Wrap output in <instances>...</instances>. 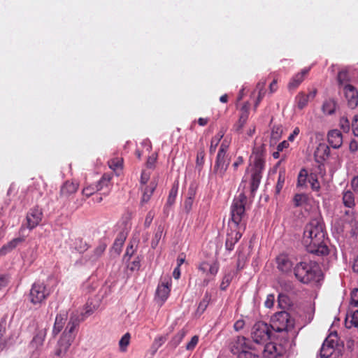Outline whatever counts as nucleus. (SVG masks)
Wrapping results in <instances>:
<instances>
[{"mask_svg": "<svg viewBox=\"0 0 358 358\" xmlns=\"http://www.w3.org/2000/svg\"><path fill=\"white\" fill-rule=\"evenodd\" d=\"M271 329L277 334L273 335L279 343H266L262 350L264 358H279L282 357L290 345V338L295 336L294 322L286 311L276 313L271 318Z\"/></svg>", "mask_w": 358, "mask_h": 358, "instance_id": "obj_1", "label": "nucleus"}, {"mask_svg": "<svg viewBox=\"0 0 358 358\" xmlns=\"http://www.w3.org/2000/svg\"><path fill=\"white\" fill-rule=\"evenodd\" d=\"M326 229L323 218L318 214L306 225L303 243L308 252L318 256L327 255L329 248L326 243Z\"/></svg>", "mask_w": 358, "mask_h": 358, "instance_id": "obj_2", "label": "nucleus"}, {"mask_svg": "<svg viewBox=\"0 0 358 358\" xmlns=\"http://www.w3.org/2000/svg\"><path fill=\"white\" fill-rule=\"evenodd\" d=\"M251 158H253L254 167L252 171L250 188L251 192L256 191L262 178V171L265 167L266 148L264 144L253 148Z\"/></svg>", "mask_w": 358, "mask_h": 358, "instance_id": "obj_3", "label": "nucleus"}, {"mask_svg": "<svg viewBox=\"0 0 358 358\" xmlns=\"http://www.w3.org/2000/svg\"><path fill=\"white\" fill-rule=\"evenodd\" d=\"M248 198L244 193H240L236 196L231 206V222L229 226L238 227L240 229H245L247 224V216L245 213V205Z\"/></svg>", "mask_w": 358, "mask_h": 358, "instance_id": "obj_4", "label": "nucleus"}, {"mask_svg": "<svg viewBox=\"0 0 358 358\" xmlns=\"http://www.w3.org/2000/svg\"><path fill=\"white\" fill-rule=\"evenodd\" d=\"M229 143L223 141L218 150L215 164L213 169V174L219 179H223L229 168L231 158L227 153Z\"/></svg>", "mask_w": 358, "mask_h": 358, "instance_id": "obj_5", "label": "nucleus"}, {"mask_svg": "<svg viewBox=\"0 0 358 358\" xmlns=\"http://www.w3.org/2000/svg\"><path fill=\"white\" fill-rule=\"evenodd\" d=\"M319 272L318 266L311 262H301L294 268L296 278L304 284L315 280Z\"/></svg>", "mask_w": 358, "mask_h": 358, "instance_id": "obj_6", "label": "nucleus"}, {"mask_svg": "<svg viewBox=\"0 0 358 358\" xmlns=\"http://www.w3.org/2000/svg\"><path fill=\"white\" fill-rule=\"evenodd\" d=\"M79 187V183L74 180H66L60 187L59 196L57 198V201L62 205V208L66 209L77 208L78 206H72L75 194L77 193Z\"/></svg>", "mask_w": 358, "mask_h": 358, "instance_id": "obj_7", "label": "nucleus"}, {"mask_svg": "<svg viewBox=\"0 0 358 358\" xmlns=\"http://www.w3.org/2000/svg\"><path fill=\"white\" fill-rule=\"evenodd\" d=\"M78 325V323L76 320H73L72 318L70 319V321L67 324L64 331L58 341L55 355L62 357L67 352L76 338V328Z\"/></svg>", "mask_w": 358, "mask_h": 358, "instance_id": "obj_8", "label": "nucleus"}, {"mask_svg": "<svg viewBox=\"0 0 358 358\" xmlns=\"http://www.w3.org/2000/svg\"><path fill=\"white\" fill-rule=\"evenodd\" d=\"M271 334L270 325L264 322H258L252 327L251 336L254 343L264 345L271 338Z\"/></svg>", "mask_w": 358, "mask_h": 358, "instance_id": "obj_9", "label": "nucleus"}, {"mask_svg": "<svg viewBox=\"0 0 358 358\" xmlns=\"http://www.w3.org/2000/svg\"><path fill=\"white\" fill-rule=\"evenodd\" d=\"M50 294V289L43 283L33 284L28 295L29 301L34 306H41Z\"/></svg>", "mask_w": 358, "mask_h": 358, "instance_id": "obj_10", "label": "nucleus"}, {"mask_svg": "<svg viewBox=\"0 0 358 358\" xmlns=\"http://www.w3.org/2000/svg\"><path fill=\"white\" fill-rule=\"evenodd\" d=\"M198 269L203 274L206 275V278L203 280V285L207 286L209 282L213 280L220 269V264L217 260L212 262L203 261L198 266Z\"/></svg>", "mask_w": 358, "mask_h": 358, "instance_id": "obj_11", "label": "nucleus"}, {"mask_svg": "<svg viewBox=\"0 0 358 358\" xmlns=\"http://www.w3.org/2000/svg\"><path fill=\"white\" fill-rule=\"evenodd\" d=\"M245 230V229H240L238 227H234L232 225L229 226L225 241V248L227 250L231 251L234 250V245L241 239L243 232Z\"/></svg>", "mask_w": 358, "mask_h": 358, "instance_id": "obj_12", "label": "nucleus"}, {"mask_svg": "<svg viewBox=\"0 0 358 358\" xmlns=\"http://www.w3.org/2000/svg\"><path fill=\"white\" fill-rule=\"evenodd\" d=\"M110 177L104 174L96 185H90L83 189L82 194L86 198L93 195L96 192L101 190L103 187H108L110 185Z\"/></svg>", "mask_w": 358, "mask_h": 358, "instance_id": "obj_13", "label": "nucleus"}, {"mask_svg": "<svg viewBox=\"0 0 358 358\" xmlns=\"http://www.w3.org/2000/svg\"><path fill=\"white\" fill-rule=\"evenodd\" d=\"M338 339L336 334H330L324 341L320 349V357L322 358H329L334 352V348L337 345Z\"/></svg>", "mask_w": 358, "mask_h": 358, "instance_id": "obj_14", "label": "nucleus"}, {"mask_svg": "<svg viewBox=\"0 0 358 358\" xmlns=\"http://www.w3.org/2000/svg\"><path fill=\"white\" fill-rule=\"evenodd\" d=\"M157 186V182L155 179H152L148 186H140L139 189L141 192V206H143L149 202Z\"/></svg>", "mask_w": 358, "mask_h": 358, "instance_id": "obj_15", "label": "nucleus"}, {"mask_svg": "<svg viewBox=\"0 0 358 358\" xmlns=\"http://www.w3.org/2000/svg\"><path fill=\"white\" fill-rule=\"evenodd\" d=\"M171 287V278L170 277L162 280L159 283L156 290V295L162 302H164L168 299Z\"/></svg>", "mask_w": 358, "mask_h": 358, "instance_id": "obj_16", "label": "nucleus"}, {"mask_svg": "<svg viewBox=\"0 0 358 358\" xmlns=\"http://www.w3.org/2000/svg\"><path fill=\"white\" fill-rule=\"evenodd\" d=\"M276 267L282 273H288L292 271L293 262L290 257L285 254H280L275 258Z\"/></svg>", "mask_w": 358, "mask_h": 358, "instance_id": "obj_17", "label": "nucleus"}, {"mask_svg": "<svg viewBox=\"0 0 358 358\" xmlns=\"http://www.w3.org/2000/svg\"><path fill=\"white\" fill-rule=\"evenodd\" d=\"M231 352L234 355H239L241 352L245 350L246 348L251 349L247 343V339L244 336H238L234 338L229 344Z\"/></svg>", "mask_w": 358, "mask_h": 358, "instance_id": "obj_18", "label": "nucleus"}, {"mask_svg": "<svg viewBox=\"0 0 358 358\" xmlns=\"http://www.w3.org/2000/svg\"><path fill=\"white\" fill-rule=\"evenodd\" d=\"M343 90L348 106L352 109L356 108L358 105V92L357 89L348 84L344 86Z\"/></svg>", "mask_w": 358, "mask_h": 358, "instance_id": "obj_19", "label": "nucleus"}, {"mask_svg": "<svg viewBox=\"0 0 358 358\" xmlns=\"http://www.w3.org/2000/svg\"><path fill=\"white\" fill-rule=\"evenodd\" d=\"M43 217L42 211L38 208H31L27 215V227L33 229L41 222Z\"/></svg>", "mask_w": 358, "mask_h": 358, "instance_id": "obj_20", "label": "nucleus"}, {"mask_svg": "<svg viewBox=\"0 0 358 358\" xmlns=\"http://www.w3.org/2000/svg\"><path fill=\"white\" fill-rule=\"evenodd\" d=\"M316 94V90L310 91L307 94L303 92H300L295 97V103L296 107L299 110H303L304 108L307 106L310 99H313L315 97Z\"/></svg>", "mask_w": 358, "mask_h": 358, "instance_id": "obj_21", "label": "nucleus"}, {"mask_svg": "<svg viewBox=\"0 0 358 358\" xmlns=\"http://www.w3.org/2000/svg\"><path fill=\"white\" fill-rule=\"evenodd\" d=\"M249 109L250 104L248 102L245 103L242 106L241 108L239 119L238 122L234 125V129L236 132L240 133L247 122L249 117Z\"/></svg>", "mask_w": 358, "mask_h": 358, "instance_id": "obj_22", "label": "nucleus"}, {"mask_svg": "<svg viewBox=\"0 0 358 358\" xmlns=\"http://www.w3.org/2000/svg\"><path fill=\"white\" fill-rule=\"evenodd\" d=\"M328 143L334 149H338L343 144V135L338 129H333L327 134Z\"/></svg>", "mask_w": 358, "mask_h": 358, "instance_id": "obj_23", "label": "nucleus"}, {"mask_svg": "<svg viewBox=\"0 0 358 358\" xmlns=\"http://www.w3.org/2000/svg\"><path fill=\"white\" fill-rule=\"evenodd\" d=\"M329 155L330 148L325 143H320L314 152L315 160L319 163H322V162L327 159L329 157Z\"/></svg>", "mask_w": 358, "mask_h": 358, "instance_id": "obj_24", "label": "nucleus"}, {"mask_svg": "<svg viewBox=\"0 0 358 358\" xmlns=\"http://www.w3.org/2000/svg\"><path fill=\"white\" fill-rule=\"evenodd\" d=\"M309 71L310 68L304 69L300 73H298L293 76L288 84V88L289 90H294L297 88L304 80L305 76L308 75Z\"/></svg>", "mask_w": 358, "mask_h": 358, "instance_id": "obj_25", "label": "nucleus"}, {"mask_svg": "<svg viewBox=\"0 0 358 358\" xmlns=\"http://www.w3.org/2000/svg\"><path fill=\"white\" fill-rule=\"evenodd\" d=\"M66 320V313H64L57 315L52 330L54 334L56 335L62 331Z\"/></svg>", "mask_w": 358, "mask_h": 358, "instance_id": "obj_26", "label": "nucleus"}, {"mask_svg": "<svg viewBox=\"0 0 358 358\" xmlns=\"http://www.w3.org/2000/svg\"><path fill=\"white\" fill-rule=\"evenodd\" d=\"M107 247V244L103 241H100L98 245L94 248L90 259L92 262L99 259L104 253Z\"/></svg>", "mask_w": 358, "mask_h": 358, "instance_id": "obj_27", "label": "nucleus"}, {"mask_svg": "<svg viewBox=\"0 0 358 358\" xmlns=\"http://www.w3.org/2000/svg\"><path fill=\"white\" fill-rule=\"evenodd\" d=\"M187 331L185 329L180 330L170 341L169 345L173 348H176L186 336Z\"/></svg>", "mask_w": 358, "mask_h": 358, "instance_id": "obj_28", "label": "nucleus"}, {"mask_svg": "<svg viewBox=\"0 0 358 358\" xmlns=\"http://www.w3.org/2000/svg\"><path fill=\"white\" fill-rule=\"evenodd\" d=\"M343 203L345 207L353 208L355 206V197L353 193L347 190L343 194Z\"/></svg>", "mask_w": 358, "mask_h": 358, "instance_id": "obj_29", "label": "nucleus"}, {"mask_svg": "<svg viewBox=\"0 0 358 358\" xmlns=\"http://www.w3.org/2000/svg\"><path fill=\"white\" fill-rule=\"evenodd\" d=\"M224 133L225 131L223 129H221L214 137L212 138L210 141V146L209 148L210 154L212 155L215 152L217 146L218 145L221 139L223 138Z\"/></svg>", "mask_w": 358, "mask_h": 358, "instance_id": "obj_30", "label": "nucleus"}, {"mask_svg": "<svg viewBox=\"0 0 358 358\" xmlns=\"http://www.w3.org/2000/svg\"><path fill=\"white\" fill-rule=\"evenodd\" d=\"M286 178V172L285 169L280 170L278 173V181L275 188V194H279L284 187Z\"/></svg>", "mask_w": 358, "mask_h": 358, "instance_id": "obj_31", "label": "nucleus"}, {"mask_svg": "<svg viewBox=\"0 0 358 358\" xmlns=\"http://www.w3.org/2000/svg\"><path fill=\"white\" fill-rule=\"evenodd\" d=\"M265 85H266V81L259 82L257 85V89L259 90V93H258V96L257 98V100L255 103V106H254L255 110L257 109L259 103L261 102V101L265 96V94H266Z\"/></svg>", "mask_w": 358, "mask_h": 358, "instance_id": "obj_32", "label": "nucleus"}, {"mask_svg": "<svg viewBox=\"0 0 358 358\" xmlns=\"http://www.w3.org/2000/svg\"><path fill=\"white\" fill-rule=\"evenodd\" d=\"M308 177H309L308 171L305 169H302L298 175L297 186L305 187Z\"/></svg>", "mask_w": 358, "mask_h": 358, "instance_id": "obj_33", "label": "nucleus"}, {"mask_svg": "<svg viewBox=\"0 0 358 358\" xmlns=\"http://www.w3.org/2000/svg\"><path fill=\"white\" fill-rule=\"evenodd\" d=\"M123 164V159L120 157L113 158L108 161L109 167L113 171L121 169Z\"/></svg>", "mask_w": 358, "mask_h": 358, "instance_id": "obj_34", "label": "nucleus"}, {"mask_svg": "<svg viewBox=\"0 0 358 358\" xmlns=\"http://www.w3.org/2000/svg\"><path fill=\"white\" fill-rule=\"evenodd\" d=\"M336 109L335 102L333 101H327L323 103L322 110L325 114L331 115Z\"/></svg>", "mask_w": 358, "mask_h": 358, "instance_id": "obj_35", "label": "nucleus"}, {"mask_svg": "<svg viewBox=\"0 0 358 358\" xmlns=\"http://www.w3.org/2000/svg\"><path fill=\"white\" fill-rule=\"evenodd\" d=\"M131 336L129 333H126L120 340L119 346L121 352H125L130 343Z\"/></svg>", "mask_w": 358, "mask_h": 358, "instance_id": "obj_36", "label": "nucleus"}, {"mask_svg": "<svg viewBox=\"0 0 358 358\" xmlns=\"http://www.w3.org/2000/svg\"><path fill=\"white\" fill-rule=\"evenodd\" d=\"M178 185H173L172 188L171 189L169 196L167 198L166 205L171 206L175 203L177 193H178Z\"/></svg>", "mask_w": 358, "mask_h": 358, "instance_id": "obj_37", "label": "nucleus"}, {"mask_svg": "<svg viewBox=\"0 0 358 358\" xmlns=\"http://www.w3.org/2000/svg\"><path fill=\"white\" fill-rule=\"evenodd\" d=\"M307 199V196L305 194H296L294 196L293 202L296 207H299L306 203Z\"/></svg>", "mask_w": 358, "mask_h": 358, "instance_id": "obj_38", "label": "nucleus"}, {"mask_svg": "<svg viewBox=\"0 0 358 358\" xmlns=\"http://www.w3.org/2000/svg\"><path fill=\"white\" fill-rule=\"evenodd\" d=\"M188 194V197L184 202V208L187 213H189L192 209L195 194L194 192L189 191Z\"/></svg>", "mask_w": 358, "mask_h": 358, "instance_id": "obj_39", "label": "nucleus"}, {"mask_svg": "<svg viewBox=\"0 0 358 358\" xmlns=\"http://www.w3.org/2000/svg\"><path fill=\"white\" fill-rule=\"evenodd\" d=\"M150 174L151 173L149 171H142L140 179V186H148L149 182L152 180H150Z\"/></svg>", "mask_w": 358, "mask_h": 358, "instance_id": "obj_40", "label": "nucleus"}, {"mask_svg": "<svg viewBox=\"0 0 358 358\" xmlns=\"http://www.w3.org/2000/svg\"><path fill=\"white\" fill-rule=\"evenodd\" d=\"M308 182L310 183L313 190L319 191L320 189V182H318L317 177L315 174L311 173L309 176Z\"/></svg>", "mask_w": 358, "mask_h": 358, "instance_id": "obj_41", "label": "nucleus"}, {"mask_svg": "<svg viewBox=\"0 0 358 358\" xmlns=\"http://www.w3.org/2000/svg\"><path fill=\"white\" fill-rule=\"evenodd\" d=\"M162 233H163L162 228L161 227H159L155 234L154 238H152V240L151 241V246L152 248H155L157 246V245L162 238Z\"/></svg>", "mask_w": 358, "mask_h": 358, "instance_id": "obj_42", "label": "nucleus"}, {"mask_svg": "<svg viewBox=\"0 0 358 358\" xmlns=\"http://www.w3.org/2000/svg\"><path fill=\"white\" fill-rule=\"evenodd\" d=\"M210 301V296L206 294L202 299V301L199 303L198 306V311L201 312V313L204 312V310L208 307L209 303Z\"/></svg>", "mask_w": 358, "mask_h": 358, "instance_id": "obj_43", "label": "nucleus"}, {"mask_svg": "<svg viewBox=\"0 0 358 358\" xmlns=\"http://www.w3.org/2000/svg\"><path fill=\"white\" fill-rule=\"evenodd\" d=\"M204 158H205V150L204 148H201L197 151L196 154V164L197 166H203L204 164Z\"/></svg>", "mask_w": 358, "mask_h": 358, "instance_id": "obj_44", "label": "nucleus"}, {"mask_svg": "<svg viewBox=\"0 0 358 358\" xmlns=\"http://www.w3.org/2000/svg\"><path fill=\"white\" fill-rule=\"evenodd\" d=\"M289 297L284 294H279L278 297V305L282 308H285L289 305Z\"/></svg>", "mask_w": 358, "mask_h": 358, "instance_id": "obj_45", "label": "nucleus"}, {"mask_svg": "<svg viewBox=\"0 0 358 358\" xmlns=\"http://www.w3.org/2000/svg\"><path fill=\"white\" fill-rule=\"evenodd\" d=\"M340 127L344 132L348 133L350 131V127H352V126L350 123L349 120L347 118V117L343 116L341 117Z\"/></svg>", "mask_w": 358, "mask_h": 358, "instance_id": "obj_46", "label": "nucleus"}, {"mask_svg": "<svg viewBox=\"0 0 358 358\" xmlns=\"http://www.w3.org/2000/svg\"><path fill=\"white\" fill-rule=\"evenodd\" d=\"M166 340L167 337L166 336L156 337L154 340L152 347L155 349H158L166 341Z\"/></svg>", "mask_w": 358, "mask_h": 358, "instance_id": "obj_47", "label": "nucleus"}, {"mask_svg": "<svg viewBox=\"0 0 358 358\" xmlns=\"http://www.w3.org/2000/svg\"><path fill=\"white\" fill-rule=\"evenodd\" d=\"M199 336L195 335L192 338L191 341L186 345L185 348L188 351L193 350L196 345L199 343Z\"/></svg>", "mask_w": 358, "mask_h": 358, "instance_id": "obj_48", "label": "nucleus"}, {"mask_svg": "<svg viewBox=\"0 0 358 358\" xmlns=\"http://www.w3.org/2000/svg\"><path fill=\"white\" fill-rule=\"evenodd\" d=\"M338 82L340 85H344L348 80V73L346 71H341L338 73Z\"/></svg>", "mask_w": 358, "mask_h": 358, "instance_id": "obj_49", "label": "nucleus"}, {"mask_svg": "<svg viewBox=\"0 0 358 358\" xmlns=\"http://www.w3.org/2000/svg\"><path fill=\"white\" fill-rule=\"evenodd\" d=\"M141 267V262L138 257L136 258L131 264L128 265V268L131 271H138Z\"/></svg>", "mask_w": 358, "mask_h": 358, "instance_id": "obj_50", "label": "nucleus"}, {"mask_svg": "<svg viewBox=\"0 0 358 358\" xmlns=\"http://www.w3.org/2000/svg\"><path fill=\"white\" fill-rule=\"evenodd\" d=\"M157 159V155L153 153L151 156L148 158L146 165L148 168L152 169L155 166V162Z\"/></svg>", "mask_w": 358, "mask_h": 358, "instance_id": "obj_51", "label": "nucleus"}, {"mask_svg": "<svg viewBox=\"0 0 358 358\" xmlns=\"http://www.w3.org/2000/svg\"><path fill=\"white\" fill-rule=\"evenodd\" d=\"M244 163V159L242 156L237 157L232 164V169L234 171L238 170V168L243 165Z\"/></svg>", "mask_w": 358, "mask_h": 358, "instance_id": "obj_52", "label": "nucleus"}, {"mask_svg": "<svg viewBox=\"0 0 358 358\" xmlns=\"http://www.w3.org/2000/svg\"><path fill=\"white\" fill-rule=\"evenodd\" d=\"M136 249L134 248V245L132 242L129 243V245L127 246L125 254H124V258L128 257V260L131 258V257L134 255Z\"/></svg>", "mask_w": 358, "mask_h": 358, "instance_id": "obj_53", "label": "nucleus"}, {"mask_svg": "<svg viewBox=\"0 0 358 358\" xmlns=\"http://www.w3.org/2000/svg\"><path fill=\"white\" fill-rule=\"evenodd\" d=\"M352 132L355 136H358V115H356L352 119L351 124Z\"/></svg>", "mask_w": 358, "mask_h": 358, "instance_id": "obj_54", "label": "nucleus"}, {"mask_svg": "<svg viewBox=\"0 0 358 358\" xmlns=\"http://www.w3.org/2000/svg\"><path fill=\"white\" fill-rule=\"evenodd\" d=\"M231 282L230 276L229 275H224L223 277L222 281L220 284V289L222 290H225L227 287L229 285Z\"/></svg>", "mask_w": 358, "mask_h": 358, "instance_id": "obj_55", "label": "nucleus"}, {"mask_svg": "<svg viewBox=\"0 0 358 358\" xmlns=\"http://www.w3.org/2000/svg\"><path fill=\"white\" fill-rule=\"evenodd\" d=\"M237 358H258V356L252 353L251 352L245 350L241 352L239 355H238Z\"/></svg>", "mask_w": 358, "mask_h": 358, "instance_id": "obj_56", "label": "nucleus"}, {"mask_svg": "<svg viewBox=\"0 0 358 358\" xmlns=\"http://www.w3.org/2000/svg\"><path fill=\"white\" fill-rule=\"evenodd\" d=\"M275 301V296L273 294L267 295L266 299L264 302V305L266 308H271L273 306Z\"/></svg>", "mask_w": 358, "mask_h": 358, "instance_id": "obj_57", "label": "nucleus"}, {"mask_svg": "<svg viewBox=\"0 0 358 358\" xmlns=\"http://www.w3.org/2000/svg\"><path fill=\"white\" fill-rule=\"evenodd\" d=\"M80 245H76V248L80 253L84 252L88 248V245L86 242L83 241L82 239L79 240Z\"/></svg>", "mask_w": 358, "mask_h": 358, "instance_id": "obj_58", "label": "nucleus"}, {"mask_svg": "<svg viewBox=\"0 0 358 358\" xmlns=\"http://www.w3.org/2000/svg\"><path fill=\"white\" fill-rule=\"evenodd\" d=\"M245 326V322L243 320H237L234 324V329L235 331H238L243 329Z\"/></svg>", "mask_w": 358, "mask_h": 358, "instance_id": "obj_59", "label": "nucleus"}, {"mask_svg": "<svg viewBox=\"0 0 358 358\" xmlns=\"http://www.w3.org/2000/svg\"><path fill=\"white\" fill-rule=\"evenodd\" d=\"M300 133V129L299 127H295L292 131V134H289L288 136V141L293 142L295 139V138Z\"/></svg>", "mask_w": 358, "mask_h": 358, "instance_id": "obj_60", "label": "nucleus"}, {"mask_svg": "<svg viewBox=\"0 0 358 358\" xmlns=\"http://www.w3.org/2000/svg\"><path fill=\"white\" fill-rule=\"evenodd\" d=\"M153 217H154V215L151 211H150L147 214L145 219V223H144L145 227H148L150 225V224L152 221Z\"/></svg>", "mask_w": 358, "mask_h": 358, "instance_id": "obj_61", "label": "nucleus"}, {"mask_svg": "<svg viewBox=\"0 0 358 358\" xmlns=\"http://www.w3.org/2000/svg\"><path fill=\"white\" fill-rule=\"evenodd\" d=\"M350 152H355L358 150V143L355 140H352L349 145Z\"/></svg>", "mask_w": 358, "mask_h": 358, "instance_id": "obj_62", "label": "nucleus"}, {"mask_svg": "<svg viewBox=\"0 0 358 358\" xmlns=\"http://www.w3.org/2000/svg\"><path fill=\"white\" fill-rule=\"evenodd\" d=\"M351 186L353 190L358 193V176H355L351 180Z\"/></svg>", "mask_w": 358, "mask_h": 358, "instance_id": "obj_63", "label": "nucleus"}, {"mask_svg": "<svg viewBox=\"0 0 358 358\" xmlns=\"http://www.w3.org/2000/svg\"><path fill=\"white\" fill-rule=\"evenodd\" d=\"M289 143L287 141H283L277 146V150L278 152H282L284 149L287 148L289 147Z\"/></svg>", "mask_w": 358, "mask_h": 358, "instance_id": "obj_64", "label": "nucleus"}]
</instances>
